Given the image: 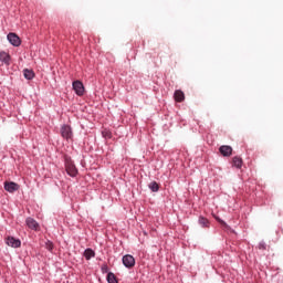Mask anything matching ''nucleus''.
Returning a JSON list of instances; mask_svg holds the SVG:
<instances>
[{
  "label": "nucleus",
  "instance_id": "10",
  "mask_svg": "<svg viewBox=\"0 0 283 283\" xmlns=\"http://www.w3.org/2000/svg\"><path fill=\"white\" fill-rule=\"evenodd\" d=\"M174 97L177 103H182V101H185V93L180 90L175 91Z\"/></svg>",
  "mask_w": 283,
  "mask_h": 283
},
{
  "label": "nucleus",
  "instance_id": "1",
  "mask_svg": "<svg viewBox=\"0 0 283 283\" xmlns=\"http://www.w3.org/2000/svg\"><path fill=\"white\" fill-rule=\"evenodd\" d=\"M65 169L69 176H71L72 178L76 177V174H78V170L76 169V166L74 165V163H72V160L65 161Z\"/></svg>",
  "mask_w": 283,
  "mask_h": 283
},
{
  "label": "nucleus",
  "instance_id": "5",
  "mask_svg": "<svg viewBox=\"0 0 283 283\" xmlns=\"http://www.w3.org/2000/svg\"><path fill=\"white\" fill-rule=\"evenodd\" d=\"M6 243L8 244V247H11L12 249H19V247H21V240L14 237H8L6 239Z\"/></svg>",
  "mask_w": 283,
  "mask_h": 283
},
{
  "label": "nucleus",
  "instance_id": "9",
  "mask_svg": "<svg viewBox=\"0 0 283 283\" xmlns=\"http://www.w3.org/2000/svg\"><path fill=\"white\" fill-rule=\"evenodd\" d=\"M27 226L29 227V229H33L34 231L39 230V223L32 218L27 219Z\"/></svg>",
  "mask_w": 283,
  "mask_h": 283
},
{
  "label": "nucleus",
  "instance_id": "2",
  "mask_svg": "<svg viewBox=\"0 0 283 283\" xmlns=\"http://www.w3.org/2000/svg\"><path fill=\"white\" fill-rule=\"evenodd\" d=\"M122 261L126 269H132V266L136 265V260L132 256V254H125Z\"/></svg>",
  "mask_w": 283,
  "mask_h": 283
},
{
  "label": "nucleus",
  "instance_id": "15",
  "mask_svg": "<svg viewBox=\"0 0 283 283\" xmlns=\"http://www.w3.org/2000/svg\"><path fill=\"white\" fill-rule=\"evenodd\" d=\"M199 224H200V227H203L205 229H209V219H207L205 217H200Z\"/></svg>",
  "mask_w": 283,
  "mask_h": 283
},
{
  "label": "nucleus",
  "instance_id": "14",
  "mask_svg": "<svg viewBox=\"0 0 283 283\" xmlns=\"http://www.w3.org/2000/svg\"><path fill=\"white\" fill-rule=\"evenodd\" d=\"M232 164H233V167H237V169H241L242 168V158L233 157Z\"/></svg>",
  "mask_w": 283,
  "mask_h": 283
},
{
  "label": "nucleus",
  "instance_id": "4",
  "mask_svg": "<svg viewBox=\"0 0 283 283\" xmlns=\"http://www.w3.org/2000/svg\"><path fill=\"white\" fill-rule=\"evenodd\" d=\"M7 39L9 43H11V45H13L14 48H19V45H21V38H19L17 33H9L7 35Z\"/></svg>",
  "mask_w": 283,
  "mask_h": 283
},
{
  "label": "nucleus",
  "instance_id": "13",
  "mask_svg": "<svg viewBox=\"0 0 283 283\" xmlns=\"http://www.w3.org/2000/svg\"><path fill=\"white\" fill-rule=\"evenodd\" d=\"M106 280L108 283H118V279H116V274H114V272H108Z\"/></svg>",
  "mask_w": 283,
  "mask_h": 283
},
{
  "label": "nucleus",
  "instance_id": "16",
  "mask_svg": "<svg viewBox=\"0 0 283 283\" xmlns=\"http://www.w3.org/2000/svg\"><path fill=\"white\" fill-rule=\"evenodd\" d=\"M0 61L8 63L10 61V55L6 52H0Z\"/></svg>",
  "mask_w": 283,
  "mask_h": 283
},
{
  "label": "nucleus",
  "instance_id": "11",
  "mask_svg": "<svg viewBox=\"0 0 283 283\" xmlns=\"http://www.w3.org/2000/svg\"><path fill=\"white\" fill-rule=\"evenodd\" d=\"M83 255L85 260H90L91 258H96V252L93 249H85Z\"/></svg>",
  "mask_w": 283,
  "mask_h": 283
},
{
  "label": "nucleus",
  "instance_id": "12",
  "mask_svg": "<svg viewBox=\"0 0 283 283\" xmlns=\"http://www.w3.org/2000/svg\"><path fill=\"white\" fill-rule=\"evenodd\" d=\"M23 76L27 78V81H32V78H34V71L24 69Z\"/></svg>",
  "mask_w": 283,
  "mask_h": 283
},
{
  "label": "nucleus",
  "instance_id": "18",
  "mask_svg": "<svg viewBox=\"0 0 283 283\" xmlns=\"http://www.w3.org/2000/svg\"><path fill=\"white\" fill-rule=\"evenodd\" d=\"M101 271H102L103 275H105V273H107V275H108L109 274V266L106 263H104L101 266Z\"/></svg>",
  "mask_w": 283,
  "mask_h": 283
},
{
  "label": "nucleus",
  "instance_id": "17",
  "mask_svg": "<svg viewBox=\"0 0 283 283\" xmlns=\"http://www.w3.org/2000/svg\"><path fill=\"white\" fill-rule=\"evenodd\" d=\"M149 189H150L151 191L156 192V191H158V190L160 189V186L158 185V182L151 181V182L149 184Z\"/></svg>",
  "mask_w": 283,
  "mask_h": 283
},
{
  "label": "nucleus",
  "instance_id": "3",
  "mask_svg": "<svg viewBox=\"0 0 283 283\" xmlns=\"http://www.w3.org/2000/svg\"><path fill=\"white\" fill-rule=\"evenodd\" d=\"M73 90L77 96H83V94H85V86L81 81L73 82Z\"/></svg>",
  "mask_w": 283,
  "mask_h": 283
},
{
  "label": "nucleus",
  "instance_id": "7",
  "mask_svg": "<svg viewBox=\"0 0 283 283\" xmlns=\"http://www.w3.org/2000/svg\"><path fill=\"white\" fill-rule=\"evenodd\" d=\"M4 189L9 193H14V191H19V186L13 181H10V182L7 181L4 182Z\"/></svg>",
  "mask_w": 283,
  "mask_h": 283
},
{
  "label": "nucleus",
  "instance_id": "6",
  "mask_svg": "<svg viewBox=\"0 0 283 283\" xmlns=\"http://www.w3.org/2000/svg\"><path fill=\"white\" fill-rule=\"evenodd\" d=\"M61 136L63 138H65L66 140H70V138H72L73 134H72V127H70L69 125H64L61 128Z\"/></svg>",
  "mask_w": 283,
  "mask_h": 283
},
{
  "label": "nucleus",
  "instance_id": "8",
  "mask_svg": "<svg viewBox=\"0 0 283 283\" xmlns=\"http://www.w3.org/2000/svg\"><path fill=\"white\" fill-rule=\"evenodd\" d=\"M219 151L224 157H229L231 154H233V148L231 146L223 145L219 148Z\"/></svg>",
  "mask_w": 283,
  "mask_h": 283
}]
</instances>
